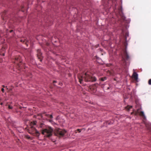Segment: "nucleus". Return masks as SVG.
<instances>
[{
    "instance_id": "f257e3e1",
    "label": "nucleus",
    "mask_w": 151,
    "mask_h": 151,
    "mask_svg": "<svg viewBox=\"0 0 151 151\" xmlns=\"http://www.w3.org/2000/svg\"><path fill=\"white\" fill-rule=\"evenodd\" d=\"M79 81L81 84L83 83V81L85 82H94L96 81V79L95 77H92L90 74V72H87L83 74H79L78 76Z\"/></svg>"
},
{
    "instance_id": "f03ea898",
    "label": "nucleus",
    "mask_w": 151,
    "mask_h": 151,
    "mask_svg": "<svg viewBox=\"0 0 151 151\" xmlns=\"http://www.w3.org/2000/svg\"><path fill=\"white\" fill-rule=\"evenodd\" d=\"M53 129L51 127H48L42 130V134L45 137H50L52 135Z\"/></svg>"
},
{
    "instance_id": "7ed1b4c3",
    "label": "nucleus",
    "mask_w": 151,
    "mask_h": 151,
    "mask_svg": "<svg viewBox=\"0 0 151 151\" xmlns=\"http://www.w3.org/2000/svg\"><path fill=\"white\" fill-rule=\"evenodd\" d=\"M122 62L123 65H125L126 64V60H127L129 58V56L126 50L123 51V53L122 55Z\"/></svg>"
},
{
    "instance_id": "20e7f679",
    "label": "nucleus",
    "mask_w": 151,
    "mask_h": 151,
    "mask_svg": "<svg viewBox=\"0 0 151 151\" xmlns=\"http://www.w3.org/2000/svg\"><path fill=\"white\" fill-rule=\"evenodd\" d=\"M66 131L64 130L58 129L56 130L55 134L56 136L59 137H63L66 133Z\"/></svg>"
},
{
    "instance_id": "39448f33",
    "label": "nucleus",
    "mask_w": 151,
    "mask_h": 151,
    "mask_svg": "<svg viewBox=\"0 0 151 151\" xmlns=\"http://www.w3.org/2000/svg\"><path fill=\"white\" fill-rule=\"evenodd\" d=\"M15 61L14 63L19 67L20 66V63H21L22 62V60L21 59V57L20 56L16 57L15 58Z\"/></svg>"
},
{
    "instance_id": "423d86ee",
    "label": "nucleus",
    "mask_w": 151,
    "mask_h": 151,
    "mask_svg": "<svg viewBox=\"0 0 151 151\" xmlns=\"http://www.w3.org/2000/svg\"><path fill=\"white\" fill-rule=\"evenodd\" d=\"M31 127L29 128L28 130L29 133L32 134V135H34L35 133L36 130H37L36 129V128L34 127L33 126H30Z\"/></svg>"
},
{
    "instance_id": "0eeeda50",
    "label": "nucleus",
    "mask_w": 151,
    "mask_h": 151,
    "mask_svg": "<svg viewBox=\"0 0 151 151\" xmlns=\"http://www.w3.org/2000/svg\"><path fill=\"white\" fill-rule=\"evenodd\" d=\"M144 124L147 129L151 132V124L150 123L147 122H144Z\"/></svg>"
},
{
    "instance_id": "6e6552de",
    "label": "nucleus",
    "mask_w": 151,
    "mask_h": 151,
    "mask_svg": "<svg viewBox=\"0 0 151 151\" xmlns=\"http://www.w3.org/2000/svg\"><path fill=\"white\" fill-rule=\"evenodd\" d=\"M37 57L40 60V61H41L42 60V53L41 52V50L40 49L37 50Z\"/></svg>"
},
{
    "instance_id": "1a4fd4ad",
    "label": "nucleus",
    "mask_w": 151,
    "mask_h": 151,
    "mask_svg": "<svg viewBox=\"0 0 151 151\" xmlns=\"http://www.w3.org/2000/svg\"><path fill=\"white\" fill-rule=\"evenodd\" d=\"M139 113L138 110H137V112L135 113V115H136L137 113ZM139 115L141 116L143 118L144 120H145L146 119V117L145 115L144 112L143 111H141L139 113Z\"/></svg>"
},
{
    "instance_id": "9d476101",
    "label": "nucleus",
    "mask_w": 151,
    "mask_h": 151,
    "mask_svg": "<svg viewBox=\"0 0 151 151\" xmlns=\"http://www.w3.org/2000/svg\"><path fill=\"white\" fill-rule=\"evenodd\" d=\"M138 74L136 72H134L133 73L132 75V78L134 79V80L137 81L138 79Z\"/></svg>"
},
{
    "instance_id": "9b49d317",
    "label": "nucleus",
    "mask_w": 151,
    "mask_h": 151,
    "mask_svg": "<svg viewBox=\"0 0 151 151\" xmlns=\"http://www.w3.org/2000/svg\"><path fill=\"white\" fill-rule=\"evenodd\" d=\"M34 133L35 135L34 136H35L37 138H39L40 135V132L37 130H36L35 132Z\"/></svg>"
},
{
    "instance_id": "f8f14e48",
    "label": "nucleus",
    "mask_w": 151,
    "mask_h": 151,
    "mask_svg": "<svg viewBox=\"0 0 151 151\" xmlns=\"http://www.w3.org/2000/svg\"><path fill=\"white\" fill-rule=\"evenodd\" d=\"M20 41L21 42H24L25 44L27 45V46H28V41H27V40H22V39H21V40H20Z\"/></svg>"
},
{
    "instance_id": "ddd939ff",
    "label": "nucleus",
    "mask_w": 151,
    "mask_h": 151,
    "mask_svg": "<svg viewBox=\"0 0 151 151\" xmlns=\"http://www.w3.org/2000/svg\"><path fill=\"white\" fill-rule=\"evenodd\" d=\"M37 122L36 121H34L33 122H31L30 124V126H33L34 125H35L36 124Z\"/></svg>"
},
{
    "instance_id": "4468645a",
    "label": "nucleus",
    "mask_w": 151,
    "mask_h": 151,
    "mask_svg": "<svg viewBox=\"0 0 151 151\" xmlns=\"http://www.w3.org/2000/svg\"><path fill=\"white\" fill-rule=\"evenodd\" d=\"M45 115L47 117L50 119H52L53 118V116L52 115H49L48 114H45Z\"/></svg>"
},
{
    "instance_id": "2eb2a0df",
    "label": "nucleus",
    "mask_w": 151,
    "mask_h": 151,
    "mask_svg": "<svg viewBox=\"0 0 151 151\" xmlns=\"http://www.w3.org/2000/svg\"><path fill=\"white\" fill-rule=\"evenodd\" d=\"M132 108V106H127L126 107V108L128 110H129L130 109Z\"/></svg>"
},
{
    "instance_id": "dca6fc26",
    "label": "nucleus",
    "mask_w": 151,
    "mask_h": 151,
    "mask_svg": "<svg viewBox=\"0 0 151 151\" xmlns=\"http://www.w3.org/2000/svg\"><path fill=\"white\" fill-rule=\"evenodd\" d=\"M106 79V77L102 78H101V80L102 81H104Z\"/></svg>"
},
{
    "instance_id": "f3484780",
    "label": "nucleus",
    "mask_w": 151,
    "mask_h": 151,
    "mask_svg": "<svg viewBox=\"0 0 151 151\" xmlns=\"http://www.w3.org/2000/svg\"><path fill=\"white\" fill-rule=\"evenodd\" d=\"M44 124H41L40 126V127L42 128H43V127L44 126Z\"/></svg>"
},
{
    "instance_id": "a211bd4d",
    "label": "nucleus",
    "mask_w": 151,
    "mask_h": 151,
    "mask_svg": "<svg viewBox=\"0 0 151 151\" xmlns=\"http://www.w3.org/2000/svg\"><path fill=\"white\" fill-rule=\"evenodd\" d=\"M25 138L28 139H30V137L29 135H27L25 136Z\"/></svg>"
},
{
    "instance_id": "6ab92c4d",
    "label": "nucleus",
    "mask_w": 151,
    "mask_h": 151,
    "mask_svg": "<svg viewBox=\"0 0 151 151\" xmlns=\"http://www.w3.org/2000/svg\"><path fill=\"white\" fill-rule=\"evenodd\" d=\"M148 84L150 85H151V79L149 80L148 81Z\"/></svg>"
},
{
    "instance_id": "aec40b11",
    "label": "nucleus",
    "mask_w": 151,
    "mask_h": 151,
    "mask_svg": "<svg viewBox=\"0 0 151 151\" xmlns=\"http://www.w3.org/2000/svg\"><path fill=\"white\" fill-rule=\"evenodd\" d=\"M82 130V129H78L77 130V131H78V132L80 133L81 132V131Z\"/></svg>"
},
{
    "instance_id": "412c9836",
    "label": "nucleus",
    "mask_w": 151,
    "mask_h": 151,
    "mask_svg": "<svg viewBox=\"0 0 151 151\" xmlns=\"http://www.w3.org/2000/svg\"><path fill=\"white\" fill-rule=\"evenodd\" d=\"M8 108L9 109H12V106H10L9 105L8 106Z\"/></svg>"
},
{
    "instance_id": "4be33fe9",
    "label": "nucleus",
    "mask_w": 151,
    "mask_h": 151,
    "mask_svg": "<svg viewBox=\"0 0 151 151\" xmlns=\"http://www.w3.org/2000/svg\"><path fill=\"white\" fill-rule=\"evenodd\" d=\"M1 91L3 92V93H4V88H2L1 89Z\"/></svg>"
},
{
    "instance_id": "5701e85b",
    "label": "nucleus",
    "mask_w": 151,
    "mask_h": 151,
    "mask_svg": "<svg viewBox=\"0 0 151 151\" xmlns=\"http://www.w3.org/2000/svg\"><path fill=\"white\" fill-rule=\"evenodd\" d=\"M56 81H53V83H56Z\"/></svg>"
},
{
    "instance_id": "b1692460",
    "label": "nucleus",
    "mask_w": 151,
    "mask_h": 151,
    "mask_svg": "<svg viewBox=\"0 0 151 151\" xmlns=\"http://www.w3.org/2000/svg\"><path fill=\"white\" fill-rule=\"evenodd\" d=\"M13 31V30H12L10 31V32H12Z\"/></svg>"
},
{
    "instance_id": "393cba45",
    "label": "nucleus",
    "mask_w": 151,
    "mask_h": 151,
    "mask_svg": "<svg viewBox=\"0 0 151 151\" xmlns=\"http://www.w3.org/2000/svg\"><path fill=\"white\" fill-rule=\"evenodd\" d=\"M0 104L1 105H2L3 104V103H1V104Z\"/></svg>"
},
{
    "instance_id": "a878e982",
    "label": "nucleus",
    "mask_w": 151,
    "mask_h": 151,
    "mask_svg": "<svg viewBox=\"0 0 151 151\" xmlns=\"http://www.w3.org/2000/svg\"><path fill=\"white\" fill-rule=\"evenodd\" d=\"M107 89H109V87H108V88H107Z\"/></svg>"
},
{
    "instance_id": "bb28decb",
    "label": "nucleus",
    "mask_w": 151,
    "mask_h": 151,
    "mask_svg": "<svg viewBox=\"0 0 151 151\" xmlns=\"http://www.w3.org/2000/svg\"><path fill=\"white\" fill-rule=\"evenodd\" d=\"M3 86V87H4V88L5 87L4 86V85H3V86Z\"/></svg>"
},
{
    "instance_id": "cd10ccee",
    "label": "nucleus",
    "mask_w": 151,
    "mask_h": 151,
    "mask_svg": "<svg viewBox=\"0 0 151 151\" xmlns=\"http://www.w3.org/2000/svg\"><path fill=\"white\" fill-rule=\"evenodd\" d=\"M3 56H4V54H3Z\"/></svg>"
},
{
    "instance_id": "c85d7f7f",
    "label": "nucleus",
    "mask_w": 151,
    "mask_h": 151,
    "mask_svg": "<svg viewBox=\"0 0 151 151\" xmlns=\"http://www.w3.org/2000/svg\"><path fill=\"white\" fill-rule=\"evenodd\" d=\"M52 121L51 120H50V122H51Z\"/></svg>"
},
{
    "instance_id": "c756f323",
    "label": "nucleus",
    "mask_w": 151,
    "mask_h": 151,
    "mask_svg": "<svg viewBox=\"0 0 151 151\" xmlns=\"http://www.w3.org/2000/svg\"><path fill=\"white\" fill-rule=\"evenodd\" d=\"M22 11H23L22 10Z\"/></svg>"
}]
</instances>
